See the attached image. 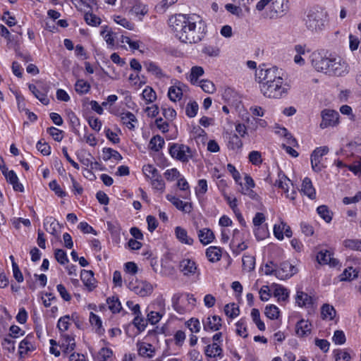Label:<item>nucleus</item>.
Instances as JSON below:
<instances>
[{"mask_svg": "<svg viewBox=\"0 0 361 361\" xmlns=\"http://www.w3.org/2000/svg\"><path fill=\"white\" fill-rule=\"evenodd\" d=\"M169 23L176 37L184 43H197L207 32L205 23L196 14L176 15L169 19Z\"/></svg>", "mask_w": 361, "mask_h": 361, "instance_id": "obj_1", "label": "nucleus"}, {"mask_svg": "<svg viewBox=\"0 0 361 361\" xmlns=\"http://www.w3.org/2000/svg\"><path fill=\"white\" fill-rule=\"evenodd\" d=\"M255 76L260 92L264 97L281 99L287 95L290 86L284 82L277 67L260 68L256 71Z\"/></svg>", "mask_w": 361, "mask_h": 361, "instance_id": "obj_2", "label": "nucleus"}, {"mask_svg": "<svg viewBox=\"0 0 361 361\" xmlns=\"http://www.w3.org/2000/svg\"><path fill=\"white\" fill-rule=\"evenodd\" d=\"M122 8L128 14L142 19L148 12L147 6L140 0H121Z\"/></svg>", "mask_w": 361, "mask_h": 361, "instance_id": "obj_3", "label": "nucleus"}, {"mask_svg": "<svg viewBox=\"0 0 361 361\" xmlns=\"http://www.w3.org/2000/svg\"><path fill=\"white\" fill-rule=\"evenodd\" d=\"M307 29L312 32H319L324 28V20L322 12L317 10H310L305 18Z\"/></svg>", "mask_w": 361, "mask_h": 361, "instance_id": "obj_4", "label": "nucleus"}, {"mask_svg": "<svg viewBox=\"0 0 361 361\" xmlns=\"http://www.w3.org/2000/svg\"><path fill=\"white\" fill-rule=\"evenodd\" d=\"M169 151L173 158L182 162H188L192 157L190 148L183 144L172 143Z\"/></svg>", "mask_w": 361, "mask_h": 361, "instance_id": "obj_5", "label": "nucleus"}, {"mask_svg": "<svg viewBox=\"0 0 361 361\" xmlns=\"http://www.w3.org/2000/svg\"><path fill=\"white\" fill-rule=\"evenodd\" d=\"M310 58L312 66L317 71L324 73L326 74L328 73L331 59L323 56L319 51L312 52Z\"/></svg>", "mask_w": 361, "mask_h": 361, "instance_id": "obj_6", "label": "nucleus"}, {"mask_svg": "<svg viewBox=\"0 0 361 361\" xmlns=\"http://www.w3.org/2000/svg\"><path fill=\"white\" fill-rule=\"evenodd\" d=\"M329 149L327 146L317 147L311 154V165L312 170L320 172L325 166L322 163V157L328 154Z\"/></svg>", "mask_w": 361, "mask_h": 361, "instance_id": "obj_7", "label": "nucleus"}, {"mask_svg": "<svg viewBox=\"0 0 361 361\" xmlns=\"http://www.w3.org/2000/svg\"><path fill=\"white\" fill-rule=\"evenodd\" d=\"M288 11V0H273L269 7L268 16L270 18H277L284 16Z\"/></svg>", "mask_w": 361, "mask_h": 361, "instance_id": "obj_8", "label": "nucleus"}, {"mask_svg": "<svg viewBox=\"0 0 361 361\" xmlns=\"http://www.w3.org/2000/svg\"><path fill=\"white\" fill-rule=\"evenodd\" d=\"M298 272V269L291 264L289 262H283L276 269V276L281 279L285 280L290 278Z\"/></svg>", "mask_w": 361, "mask_h": 361, "instance_id": "obj_9", "label": "nucleus"}, {"mask_svg": "<svg viewBox=\"0 0 361 361\" xmlns=\"http://www.w3.org/2000/svg\"><path fill=\"white\" fill-rule=\"evenodd\" d=\"M321 115L322 121L320 123V127L322 128L334 126L338 122L339 114L336 111L324 109L322 111Z\"/></svg>", "mask_w": 361, "mask_h": 361, "instance_id": "obj_10", "label": "nucleus"}, {"mask_svg": "<svg viewBox=\"0 0 361 361\" xmlns=\"http://www.w3.org/2000/svg\"><path fill=\"white\" fill-rule=\"evenodd\" d=\"M348 72V64L341 60H336L331 59V64L328 69L326 74L333 75L335 76H343Z\"/></svg>", "mask_w": 361, "mask_h": 361, "instance_id": "obj_11", "label": "nucleus"}, {"mask_svg": "<svg viewBox=\"0 0 361 361\" xmlns=\"http://www.w3.org/2000/svg\"><path fill=\"white\" fill-rule=\"evenodd\" d=\"M278 176L279 180H276L275 185L284 191L287 198L294 200L295 199L296 192L293 190L292 192L289 193L288 190V183H290V180L281 171L279 172Z\"/></svg>", "mask_w": 361, "mask_h": 361, "instance_id": "obj_12", "label": "nucleus"}, {"mask_svg": "<svg viewBox=\"0 0 361 361\" xmlns=\"http://www.w3.org/2000/svg\"><path fill=\"white\" fill-rule=\"evenodd\" d=\"M179 269L184 276H190L196 273L197 267L193 260L183 259L180 262Z\"/></svg>", "mask_w": 361, "mask_h": 361, "instance_id": "obj_13", "label": "nucleus"}, {"mask_svg": "<svg viewBox=\"0 0 361 361\" xmlns=\"http://www.w3.org/2000/svg\"><path fill=\"white\" fill-rule=\"evenodd\" d=\"M166 199L178 210L182 211L185 213H190L192 209L191 203L184 202L182 200H180L178 197H176L173 195H167Z\"/></svg>", "mask_w": 361, "mask_h": 361, "instance_id": "obj_14", "label": "nucleus"}, {"mask_svg": "<svg viewBox=\"0 0 361 361\" xmlns=\"http://www.w3.org/2000/svg\"><path fill=\"white\" fill-rule=\"evenodd\" d=\"M29 90L43 104L47 105L49 104V100L47 98L45 90H42V84L41 82L37 83V85L30 84Z\"/></svg>", "mask_w": 361, "mask_h": 361, "instance_id": "obj_15", "label": "nucleus"}, {"mask_svg": "<svg viewBox=\"0 0 361 361\" xmlns=\"http://www.w3.org/2000/svg\"><path fill=\"white\" fill-rule=\"evenodd\" d=\"M132 285H130V290L142 297L151 294L153 290L152 286L146 281L138 283L137 286H133Z\"/></svg>", "mask_w": 361, "mask_h": 361, "instance_id": "obj_16", "label": "nucleus"}, {"mask_svg": "<svg viewBox=\"0 0 361 361\" xmlns=\"http://www.w3.org/2000/svg\"><path fill=\"white\" fill-rule=\"evenodd\" d=\"M203 325L205 331H218L221 327V319L216 315L208 317L205 321H203Z\"/></svg>", "mask_w": 361, "mask_h": 361, "instance_id": "obj_17", "label": "nucleus"}, {"mask_svg": "<svg viewBox=\"0 0 361 361\" xmlns=\"http://www.w3.org/2000/svg\"><path fill=\"white\" fill-rule=\"evenodd\" d=\"M119 116L123 124L126 126L130 130H133L135 128L133 123H137V120L133 113L130 111L123 112L120 114Z\"/></svg>", "mask_w": 361, "mask_h": 361, "instance_id": "obj_18", "label": "nucleus"}, {"mask_svg": "<svg viewBox=\"0 0 361 361\" xmlns=\"http://www.w3.org/2000/svg\"><path fill=\"white\" fill-rule=\"evenodd\" d=\"M301 192H302L311 200H314L316 197L315 190L312 185L311 180L309 178H305L303 180Z\"/></svg>", "mask_w": 361, "mask_h": 361, "instance_id": "obj_19", "label": "nucleus"}, {"mask_svg": "<svg viewBox=\"0 0 361 361\" xmlns=\"http://www.w3.org/2000/svg\"><path fill=\"white\" fill-rule=\"evenodd\" d=\"M6 180L13 185V190L15 191L23 192L24 187L23 185L18 182V178L16 173L13 171H9L7 174H6Z\"/></svg>", "mask_w": 361, "mask_h": 361, "instance_id": "obj_20", "label": "nucleus"}, {"mask_svg": "<svg viewBox=\"0 0 361 361\" xmlns=\"http://www.w3.org/2000/svg\"><path fill=\"white\" fill-rule=\"evenodd\" d=\"M310 324L307 321L301 319L297 322L295 326V332L298 336L303 337L310 334Z\"/></svg>", "mask_w": 361, "mask_h": 361, "instance_id": "obj_21", "label": "nucleus"}, {"mask_svg": "<svg viewBox=\"0 0 361 361\" xmlns=\"http://www.w3.org/2000/svg\"><path fill=\"white\" fill-rule=\"evenodd\" d=\"M59 224L53 217H47L44 221V227L45 230L54 236L58 235L57 228L59 227Z\"/></svg>", "mask_w": 361, "mask_h": 361, "instance_id": "obj_22", "label": "nucleus"}, {"mask_svg": "<svg viewBox=\"0 0 361 361\" xmlns=\"http://www.w3.org/2000/svg\"><path fill=\"white\" fill-rule=\"evenodd\" d=\"M80 279L84 283L85 286L88 287L90 290L95 288L94 283V274L92 271L82 270L80 274Z\"/></svg>", "mask_w": 361, "mask_h": 361, "instance_id": "obj_23", "label": "nucleus"}, {"mask_svg": "<svg viewBox=\"0 0 361 361\" xmlns=\"http://www.w3.org/2000/svg\"><path fill=\"white\" fill-rule=\"evenodd\" d=\"M198 238L200 243L205 245L213 241L214 234L212 230L205 228L198 231Z\"/></svg>", "mask_w": 361, "mask_h": 361, "instance_id": "obj_24", "label": "nucleus"}, {"mask_svg": "<svg viewBox=\"0 0 361 361\" xmlns=\"http://www.w3.org/2000/svg\"><path fill=\"white\" fill-rule=\"evenodd\" d=\"M146 69L148 72L153 74L157 78L167 77L166 74L163 72L161 68L154 62L149 61L145 63Z\"/></svg>", "mask_w": 361, "mask_h": 361, "instance_id": "obj_25", "label": "nucleus"}, {"mask_svg": "<svg viewBox=\"0 0 361 361\" xmlns=\"http://www.w3.org/2000/svg\"><path fill=\"white\" fill-rule=\"evenodd\" d=\"M175 233L178 240L184 244L191 245L193 243V239L188 235V232L185 229L177 226L175 228Z\"/></svg>", "mask_w": 361, "mask_h": 361, "instance_id": "obj_26", "label": "nucleus"}, {"mask_svg": "<svg viewBox=\"0 0 361 361\" xmlns=\"http://www.w3.org/2000/svg\"><path fill=\"white\" fill-rule=\"evenodd\" d=\"M206 256L211 262H218L221 257V250L217 247L211 246L207 249Z\"/></svg>", "mask_w": 361, "mask_h": 361, "instance_id": "obj_27", "label": "nucleus"}, {"mask_svg": "<svg viewBox=\"0 0 361 361\" xmlns=\"http://www.w3.org/2000/svg\"><path fill=\"white\" fill-rule=\"evenodd\" d=\"M138 354L140 356L151 358L154 356V348L149 343H142L138 345Z\"/></svg>", "mask_w": 361, "mask_h": 361, "instance_id": "obj_28", "label": "nucleus"}, {"mask_svg": "<svg viewBox=\"0 0 361 361\" xmlns=\"http://www.w3.org/2000/svg\"><path fill=\"white\" fill-rule=\"evenodd\" d=\"M89 319L91 325L95 327V331L97 334L102 335L104 333V329L102 326V322L98 315L93 312H90Z\"/></svg>", "mask_w": 361, "mask_h": 361, "instance_id": "obj_29", "label": "nucleus"}, {"mask_svg": "<svg viewBox=\"0 0 361 361\" xmlns=\"http://www.w3.org/2000/svg\"><path fill=\"white\" fill-rule=\"evenodd\" d=\"M295 300L298 305L300 307L305 306L307 307L312 303V298L311 296L308 295L307 293L298 290Z\"/></svg>", "mask_w": 361, "mask_h": 361, "instance_id": "obj_30", "label": "nucleus"}, {"mask_svg": "<svg viewBox=\"0 0 361 361\" xmlns=\"http://www.w3.org/2000/svg\"><path fill=\"white\" fill-rule=\"evenodd\" d=\"M164 143V140L161 136L159 135L153 136L149 141V149L154 152H159L163 147Z\"/></svg>", "mask_w": 361, "mask_h": 361, "instance_id": "obj_31", "label": "nucleus"}, {"mask_svg": "<svg viewBox=\"0 0 361 361\" xmlns=\"http://www.w3.org/2000/svg\"><path fill=\"white\" fill-rule=\"evenodd\" d=\"M203 74H204V69L202 67L197 66L192 67V68L190 70V74L189 76V80H190V82L192 85H197L199 82L198 78L200 77H201L202 75H203Z\"/></svg>", "mask_w": 361, "mask_h": 361, "instance_id": "obj_32", "label": "nucleus"}, {"mask_svg": "<svg viewBox=\"0 0 361 361\" xmlns=\"http://www.w3.org/2000/svg\"><path fill=\"white\" fill-rule=\"evenodd\" d=\"M221 353L222 348L216 343L207 345L205 348V355L207 357H215L216 356H221Z\"/></svg>", "mask_w": 361, "mask_h": 361, "instance_id": "obj_33", "label": "nucleus"}, {"mask_svg": "<svg viewBox=\"0 0 361 361\" xmlns=\"http://www.w3.org/2000/svg\"><path fill=\"white\" fill-rule=\"evenodd\" d=\"M343 245L347 249L361 252V239H345Z\"/></svg>", "mask_w": 361, "mask_h": 361, "instance_id": "obj_34", "label": "nucleus"}, {"mask_svg": "<svg viewBox=\"0 0 361 361\" xmlns=\"http://www.w3.org/2000/svg\"><path fill=\"white\" fill-rule=\"evenodd\" d=\"M321 314L323 319L331 320L336 316V310L332 305L324 304L321 308Z\"/></svg>", "mask_w": 361, "mask_h": 361, "instance_id": "obj_35", "label": "nucleus"}, {"mask_svg": "<svg viewBox=\"0 0 361 361\" xmlns=\"http://www.w3.org/2000/svg\"><path fill=\"white\" fill-rule=\"evenodd\" d=\"M103 154H104L103 159L104 161H108L111 158H113L117 161H120L123 159L122 156L118 151L113 149L111 148H109V147L104 148Z\"/></svg>", "mask_w": 361, "mask_h": 361, "instance_id": "obj_36", "label": "nucleus"}, {"mask_svg": "<svg viewBox=\"0 0 361 361\" xmlns=\"http://www.w3.org/2000/svg\"><path fill=\"white\" fill-rule=\"evenodd\" d=\"M63 342L62 346L65 348V353L73 351L75 348V339L73 336L64 334L62 335Z\"/></svg>", "mask_w": 361, "mask_h": 361, "instance_id": "obj_37", "label": "nucleus"}, {"mask_svg": "<svg viewBox=\"0 0 361 361\" xmlns=\"http://www.w3.org/2000/svg\"><path fill=\"white\" fill-rule=\"evenodd\" d=\"M101 35L104 37L106 44L109 46L114 47L115 44V33L111 30H108V27H102V30L100 32Z\"/></svg>", "mask_w": 361, "mask_h": 361, "instance_id": "obj_38", "label": "nucleus"}, {"mask_svg": "<svg viewBox=\"0 0 361 361\" xmlns=\"http://www.w3.org/2000/svg\"><path fill=\"white\" fill-rule=\"evenodd\" d=\"M106 303L108 304L109 310L113 313H118L121 311L122 307L121 304L117 297H109L106 299Z\"/></svg>", "mask_w": 361, "mask_h": 361, "instance_id": "obj_39", "label": "nucleus"}, {"mask_svg": "<svg viewBox=\"0 0 361 361\" xmlns=\"http://www.w3.org/2000/svg\"><path fill=\"white\" fill-rule=\"evenodd\" d=\"M356 277H357V272L352 267L345 269L339 276L341 281H351Z\"/></svg>", "mask_w": 361, "mask_h": 361, "instance_id": "obj_40", "label": "nucleus"}, {"mask_svg": "<svg viewBox=\"0 0 361 361\" xmlns=\"http://www.w3.org/2000/svg\"><path fill=\"white\" fill-rule=\"evenodd\" d=\"M142 171L146 177L150 179V180L155 178H159V176L161 175L158 170L150 164L145 165L142 168Z\"/></svg>", "mask_w": 361, "mask_h": 361, "instance_id": "obj_41", "label": "nucleus"}, {"mask_svg": "<svg viewBox=\"0 0 361 361\" xmlns=\"http://www.w3.org/2000/svg\"><path fill=\"white\" fill-rule=\"evenodd\" d=\"M75 91L80 94L87 93L90 90V85L84 80H78L75 85Z\"/></svg>", "mask_w": 361, "mask_h": 361, "instance_id": "obj_42", "label": "nucleus"}, {"mask_svg": "<svg viewBox=\"0 0 361 361\" xmlns=\"http://www.w3.org/2000/svg\"><path fill=\"white\" fill-rule=\"evenodd\" d=\"M243 268L247 271H251L255 269V259L251 255H244L242 259Z\"/></svg>", "mask_w": 361, "mask_h": 361, "instance_id": "obj_43", "label": "nucleus"}, {"mask_svg": "<svg viewBox=\"0 0 361 361\" xmlns=\"http://www.w3.org/2000/svg\"><path fill=\"white\" fill-rule=\"evenodd\" d=\"M318 214L322 218L326 223H329L332 219V213L329 209L327 206L321 205L317 209Z\"/></svg>", "mask_w": 361, "mask_h": 361, "instance_id": "obj_44", "label": "nucleus"}, {"mask_svg": "<svg viewBox=\"0 0 361 361\" xmlns=\"http://www.w3.org/2000/svg\"><path fill=\"white\" fill-rule=\"evenodd\" d=\"M243 142L240 138L235 134L229 136L228 142V147L231 149L235 150L242 147Z\"/></svg>", "mask_w": 361, "mask_h": 361, "instance_id": "obj_45", "label": "nucleus"}, {"mask_svg": "<svg viewBox=\"0 0 361 361\" xmlns=\"http://www.w3.org/2000/svg\"><path fill=\"white\" fill-rule=\"evenodd\" d=\"M168 96L173 102L180 100L183 96L182 90L178 87L171 86L169 89Z\"/></svg>", "mask_w": 361, "mask_h": 361, "instance_id": "obj_46", "label": "nucleus"}, {"mask_svg": "<svg viewBox=\"0 0 361 361\" xmlns=\"http://www.w3.org/2000/svg\"><path fill=\"white\" fill-rule=\"evenodd\" d=\"M274 295L277 297L279 300L286 301L288 297V292L286 288L280 285H276Z\"/></svg>", "mask_w": 361, "mask_h": 361, "instance_id": "obj_47", "label": "nucleus"}, {"mask_svg": "<svg viewBox=\"0 0 361 361\" xmlns=\"http://www.w3.org/2000/svg\"><path fill=\"white\" fill-rule=\"evenodd\" d=\"M143 99L147 103H152L157 99L155 91L151 87H146L142 93Z\"/></svg>", "mask_w": 361, "mask_h": 361, "instance_id": "obj_48", "label": "nucleus"}, {"mask_svg": "<svg viewBox=\"0 0 361 361\" xmlns=\"http://www.w3.org/2000/svg\"><path fill=\"white\" fill-rule=\"evenodd\" d=\"M251 317L252 318L253 322L257 326V328L260 331H264L265 330V324L260 319V314L259 311L257 309H252L251 312Z\"/></svg>", "mask_w": 361, "mask_h": 361, "instance_id": "obj_49", "label": "nucleus"}, {"mask_svg": "<svg viewBox=\"0 0 361 361\" xmlns=\"http://www.w3.org/2000/svg\"><path fill=\"white\" fill-rule=\"evenodd\" d=\"M224 312L228 317L235 318L239 314L240 310L235 303H231L225 306Z\"/></svg>", "mask_w": 361, "mask_h": 361, "instance_id": "obj_50", "label": "nucleus"}, {"mask_svg": "<svg viewBox=\"0 0 361 361\" xmlns=\"http://www.w3.org/2000/svg\"><path fill=\"white\" fill-rule=\"evenodd\" d=\"M33 350V345L32 342L30 341L28 336L23 339L19 344V351L20 355H22L23 353H27L28 351H31Z\"/></svg>", "mask_w": 361, "mask_h": 361, "instance_id": "obj_51", "label": "nucleus"}, {"mask_svg": "<svg viewBox=\"0 0 361 361\" xmlns=\"http://www.w3.org/2000/svg\"><path fill=\"white\" fill-rule=\"evenodd\" d=\"M197 85H199L204 92L209 94H212L215 91V86L214 83L208 80H200Z\"/></svg>", "mask_w": 361, "mask_h": 361, "instance_id": "obj_52", "label": "nucleus"}, {"mask_svg": "<svg viewBox=\"0 0 361 361\" xmlns=\"http://www.w3.org/2000/svg\"><path fill=\"white\" fill-rule=\"evenodd\" d=\"M331 253L328 250H321L317 255V260L319 264H327L331 262Z\"/></svg>", "mask_w": 361, "mask_h": 361, "instance_id": "obj_53", "label": "nucleus"}, {"mask_svg": "<svg viewBox=\"0 0 361 361\" xmlns=\"http://www.w3.org/2000/svg\"><path fill=\"white\" fill-rule=\"evenodd\" d=\"M254 233L257 240H263L267 238L269 234L267 224L255 228Z\"/></svg>", "mask_w": 361, "mask_h": 361, "instance_id": "obj_54", "label": "nucleus"}, {"mask_svg": "<svg viewBox=\"0 0 361 361\" xmlns=\"http://www.w3.org/2000/svg\"><path fill=\"white\" fill-rule=\"evenodd\" d=\"M199 106L196 102H192L187 104L185 114L190 118H193L197 115Z\"/></svg>", "mask_w": 361, "mask_h": 361, "instance_id": "obj_55", "label": "nucleus"}, {"mask_svg": "<svg viewBox=\"0 0 361 361\" xmlns=\"http://www.w3.org/2000/svg\"><path fill=\"white\" fill-rule=\"evenodd\" d=\"M279 308L274 305L267 306L265 308V314L268 318L271 319H277L279 317Z\"/></svg>", "mask_w": 361, "mask_h": 361, "instance_id": "obj_56", "label": "nucleus"}, {"mask_svg": "<svg viewBox=\"0 0 361 361\" xmlns=\"http://www.w3.org/2000/svg\"><path fill=\"white\" fill-rule=\"evenodd\" d=\"M85 22L92 26H97L101 23V19L92 13H86L85 14Z\"/></svg>", "mask_w": 361, "mask_h": 361, "instance_id": "obj_57", "label": "nucleus"}, {"mask_svg": "<svg viewBox=\"0 0 361 361\" xmlns=\"http://www.w3.org/2000/svg\"><path fill=\"white\" fill-rule=\"evenodd\" d=\"M54 257L56 261L61 264H65L68 262L66 252L62 249H56L54 252Z\"/></svg>", "mask_w": 361, "mask_h": 361, "instance_id": "obj_58", "label": "nucleus"}, {"mask_svg": "<svg viewBox=\"0 0 361 361\" xmlns=\"http://www.w3.org/2000/svg\"><path fill=\"white\" fill-rule=\"evenodd\" d=\"M114 21L123 26V27L128 29V30H132L134 29V24L132 23L131 22H130L128 20H127L126 18H123L120 16H116L114 17Z\"/></svg>", "mask_w": 361, "mask_h": 361, "instance_id": "obj_59", "label": "nucleus"}, {"mask_svg": "<svg viewBox=\"0 0 361 361\" xmlns=\"http://www.w3.org/2000/svg\"><path fill=\"white\" fill-rule=\"evenodd\" d=\"M334 353L336 361H350L351 357L345 350H334Z\"/></svg>", "mask_w": 361, "mask_h": 361, "instance_id": "obj_60", "label": "nucleus"}, {"mask_svg": "<svg viewBox=\"0 0 361 361\" xmlns=\"http://www.w3.org/2000/svg\"><path fill=\"white\" fill-rule=\"evenodd\" d=\"M47 131L57 142L61 141L63 137V131L55 127H49Z\"/></svg>", "mask_w": 361, "mask_h": 361, "instance_id": "obj_61", "label": "nucleus"}, {"mask_svg": "<svg viewBox=\"0 0 361 361\" xmlns=\"http://www.w3.org/2000/svg\"><path fill=\"white\" fill-rule=\"evenodd\" d=\"M202 51L203 54H204L209 56L216 57L219 55L220 50L217 47L209 45V46H205L202 49Z\"/></svg>", "mask_w": 361, "mask_h": 361, "instance_id": "obj_62", "label": "nucleus"}, {"mask_svg": "<svg viewBox=\"0 0 361 361\" xmlns=\"http://www.w3.org/2000/svg\"><path fill=\"white\" fill-rule=\"evenodd\" d=\"M49 186L50 189L53 191H54L55 194L58 195L60 197H63L66 195V192H64L60 187V185L58 184L57 181L56 180H51Z\"/></svg>", "mask_w": 361, "mask_h": 361, "instance_id": "obj_63", "label": "nucleus"}, {"mask_svg": "<svg viewBox=\"0 0 361 361\" xmlns=\"http://www.w3.org/2000/svg\"><path fill=\"white\" fill-rule=\"evenodd\" d=\"M185 324L192 332L197 333L200 330V323L197 319L191 318Z\"/></svg>", "mask_w": 361, "mask_h": 361, "instance_id": "obj_64", "label": "nucleus"}]
</instances>
